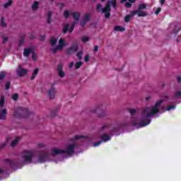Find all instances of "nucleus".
<instances>
[{
	"mask_svg": "<svg viewBox=\"0 0 181 181\" xmlns=\"http://www.w3.org/2000/svg\"><path fill=\"white\" fill-rule=\"evenodd\" d=\"M81 40H82V42H83V43H86V42H88V40H90V37H87V36H84L82 37Z\"/></svg>",
	"mask_w": 181,
	"mask_h": 181,
	"instance_id": "nucleus-38",
	"label": "nucleus"
},
{
	"mask_svg": "<svg viewBox=\"0 0 181 181\" xmlns=\"http://www.w3.org/2000/svg\"><path fill=\"white\" fill-rule=\"evenodd\" d=\"M66 46H67V42H66V40L63 38H59L58 40V45L56 46V47H52L51 50L53 52V53H56L57 50H63Z\"/></svg>",
	"mask_w": 181,
	"mask_h": 181,
	"instance_id": "nucleus-7",
	"label": "nucleus"
},
{
	"mask_svg": "<svg viewBox=\"0 0 181 181\" xmlns=\"http://www.w3.org/2000/svg\"><path fill=\"white\" fill-rule=\"evenodd\" d=\"M12 4H13V0H8L7 2H6L3 6L4 9H8V8H10L11 6H12Z\"/></svg>",
	"mask_w": 181,
	"mask_h": 181,
	"instance_id": "nucleus-21",
	"label": "nucleus"
},
{
	"mask_svg": "<svg viewBox=\"0 0 181 181\" xmlns=\"http://www.w3.org/2000/svg\"><path fill=\"white\" fill-rule=\"evenodd\" d=\"M10 87H11V83L7 82L6 83V90H9Z\"/></svg>",
	"mask_w": 181,
	"mask_h": 181,
	"instance_id": "nucleus-43",
	"label": "nucleus"
},
{
	"mask_svg": "<svg viewBox=\"0 0 181 181\" xmlns=\"http://www.w3.org/2000/svg\"><path fill=\"white\" fill-rule=\"evenodd\" d=\"M129 112L131 114V115H135V114L136 113V110L135 109H129L128 110Z\"/></svg>",
	"mask_w": 181,
	"mask_h": 181,
	"instance_id": "nucleus-37",
	"label": "nucleus"
},
{
	"mask_svg": "<svg viewBox=\"0 0 181 181\" xmlns=\"http://www.w3.org/2000/svg\"><path fill=\"white\" fill-rule=\"evenodd\" d=\"M33 11H36L39 8V2L35 1L32 6Z\"/></svg>",
	"mask_w": 181,
	"mask_h": 181,
	"instance_id": "nucleus-32",
	"label": "nucleus"
},
{
	"mask_svg": "<svg viewBox=\"0 0 181 181\" xmlns=\"http://www.w3.org/2000/svg\"><path fill=\"white\" fill-rule=\"evenodd\" d=\"M169 100V96L165 95L163 96V98L160 100H158L156 104L153 106H148L144 107L140 112L139 117H132L131 119V122L132 127L134 128H143L151 124V117L158 114V112H165V111H172L175 110L176 106L169 105L167 106V108L165 110V102Z\"/></svg>",
	"mask_w": 181,
	"mask_h": 181,
	"instance_id": "nucleus-1",
	"label": "nucleus"
},
{
	"mask_svg": "<svg viewBox=\"0 0 181 181\" xmlns=\"http://www.w3.org/2000/svg\"><path fill=\"white\" fill-rule=\"evenodd\" d=\"M101 141H97L96 143L93 144V146H100L102 142H107V141L111 140V136L107 134H103L101 136Z\"/></svg>",
	"mask_w": 181,
	"mask_h": 181,
	"instance_id": "nucleus-10",
	"label": "nucleus"
},
{
	"mask_svg": "<svg viewBox=\"0 0 181 181\" xmlns=\"http://www.w3.org/2000/svg\"><path fill=\"white\" fill-rule=\"evenodd\" d=\"M0 26L1 28H6L7 25L6 23L5 22V17H1L0 19Z\"/></svg>",
	"mask_w": 181,
	"mask_h": 181,
	"instance_id": "nucleus-25",
	"label": "nucleus"
},
{
	"mask_svg": "<svg viewBox=\"0 0 181 181\" xmlns=\"http://www.w3.org/2000/svg\"><path fill=\"white\" fill-rule=\"evenodd\" d=\"M92 139H97V138L93 137Z\"/></svg>",
	"mask_w": 181,
	"mask_h": 181,
	"instance_id": "nucleus-56",
	"label": "nucleus"
},
{
	"mask_svg": "<svg viewBox=\"0 0 181 181\" xmlns=\"http://www.w3.org/2000/svg\"><path fill=\"white\" fill-rule=\"evenodd\" d=\"M86 138L90 137L86 135H76L65 144L64 148H53L48 151H45L38 157V160L35 162L37 163H43V162L50 160L52 156H56L57 155H64L65 158H70V156H73L74 151L78 146L76 141L86 139Z\"/></svg>",
	"mask_w": 181,
	"mask_h": 181,
	"instance_id": "nucleus-2",
	"label": "nucleus"
},
{
	"mask_svg": "<svg viewBox=\"0 0 181 181\" xmlns=\"http://www.w3.org/2000/svg\"><path fill=\"white\" fill-rule=\"evenodd\" d=\"M35 160V152L32 150H24L21 152L19 163H33Z\"/></svg>",
	"mask_w": 181,
	"mask_h": 181,
	"instance_id": "nucleus-4",
	"label": "nucleus"
},
{
	"mask_svg": "<svg viewBox=\"0 0 181 181\" xmlns=\"http://www.w3.org/2000/svg\"><path fill=\"white\" fill-rule=\"evenodd\" d=\"M6 144H8V141H5L1 144H0V149H2V148H4L5 146H6Z\"/></svg>",
	"mask_w": 181,
	"mask_h": 181,
	"instance_id": "nucleus-41",
	"label": "nucleus"
},
{
	"mask_svg": "<svg viewBox=\"0 0 181 181\" xmlns=\"http://www.w3.org/2000/svg\"><path fill=\"white\" fill-rule=\"evenodd\" d=\"M153 11H154L155 15H159L160 11H162V8L160 7H158V8L155 7L153 8Z\"/></svg>",
	"mask_w": 181,
	"mask_h": 181,
	"instance_id": "nucleus-31",
	"label": "nucleus"
},
{
	"mask_svg": "<svg viewBox=\"0 0 181 181\" xmlns=\"http://www.w3.org/2000/svg\"><path fill=\"white\" fill-rule=\"evenodd\" d=\"M169 30H172L173 33H177L181 30V23H173L170 24L169 27Z\"/></svg>",
	"mask_w": 181,
	"mask_h": 181,
	"instance_id": "nucleus-9",
	"label": "nucleus"
},
{
	"mask_svg": "<svg viewBox=\"0 0 181 181\" xmlns=\"http://www.w3.org/2000/svg\"><path fill=\"white\" fill-rule=\"evenodd\" d=\"M88 21H90V14H86L83 18V21H82L81 22V25L85 26L86 23H87L88 22Z\"/></svg>",
	"mask_w": 181,
	"mask_h": 181,
	"instance_id": "nucleus-19",
	"label": "nucleus"
},
{
	"mask_svg": "<svg viewBox=\"0 0 181 181\" xmlns=\"http://www.w3.org/2000/svg\"><path fill=\"white\" fill-rule=\"evenodd\" d=\"M6 42H8V37L3 36V43H6Z\"/></svg>",
	"mask_w": 181,
	"mask_h": 181,
	"instance_id": "nucleus-45",
	"label": "nucleus"
},
{
	"mask_svg": "<svg viewBox=\"0 0 181 181\" xmlns=\"http://www.w3.org/2000/svg\"><path fill=\"white\" fill-rule=\"evenodd\" d=\"M2 173H4V170L0 168V175L2 174Z\"/></svg>",
	"mask_w": 181,
	"mask_h": 181,
	"instance_id": "nucleus-54",
	"label": "nucleus"
},
{
	"mask_svg": "<svg viewBox=\"0 0 181 181\" xmlns=\"http://www.w3.org/2000/svg\"><path fill=\"white\" fill-rule=\"evenodd\" d=\"M160 5H163L165 4V0H160Z\"/></svg>",
	"mask_w": 181,
	"mask_h": 181,
	"instance_id": "nucleus-51",
	"label": "nucleus"
},
{
	"mask_svg": "<svg viewBox=\"0 0 181 181\" xmlns=\"http://www.w3.org/2000/svg\"><path fill=\"white\" fill-rule=\"evenodd\" d=\"M28 111L23 107H18L13 112L14 118H25L28 116Z\"/></svg>",
	"mask_w": 181,
	"mask_h": 181,
	"instance_id": "nucleus-5",
	"label": "nucleus"
},
{
	"mask_svg": "<svg viewBox=\"0 0 181 181\" xmlns=\"http://www.w3.org/2000/svg\"><path fill=\"white\" fill-rule=\"evenodd\" d=\"M48 21H50V18H52V11L48 12Z\"/></svg>",
	"mask_w": 181,
	"mask_h": 181,
	"instance_id": "nucleus-46",
	"label": "nucleus"
},
{
	"mask_svg": "<svg viewBox=\"0 0 181 181\" xmlns=\"http://www.w3.org/2000/svg\"><path fill=\"white\" fill-rule=\"evenodd\" d=\"M74 26H76V23H72L71 24H65L63 28V33H66V32H69L71 33L73 30H74Z\"/></svg>",
	"mask_w": 181,
	"mask_h": 181,
	"instance_id": "nucleus-11",
	"label": "nucleus"
},
{
	"mask_svg": "<svg viewBox=\"0 0 181 181\" xmlns=\"http://www.w3.org/2000/svg\"><path fill=\"white\" fill-rule=\"evenodd\" d=\"M135 15H137V16L139 18H141V17L146 16L147 13H146V12H139V11H130V14L125 16L124 22H126V23L129 22V21H131V19H132V18H134V16H135Z\"/></svg>",
	"mask_w": 181,
	"mask_h": 181,
	"instance_id": "nucleus-6",
	"label": "nucleus"
},
{
	"mask_svg": "<svg viewBox=\"0 0 181 181\" xmlns=\"http://www.w3.org/2000/svg\"><path fill=\"white\" fill-rule=\"evenodd\" d=\"M6 115H8V109L4 108L0 110V119L1 121L6 119Z\"/></svg>",
	"mask_w": 181,
	"mask_h": 181,
	"instance_id": "nucleus-13",
	"label": "nucleus"
},
{
	"mask_svg": "<svg viewBox=\"0 0 181 181\" xmlns=\"http://www.w3.org/2000/svg\"><path fill=\"white\" fill-rule=\"evenodd\" d=\"M5 105V98L4 96H1L0 98V107H4Z\"/></svg>",
	"mask_w": 181,
	"mask_h": 181,
	"instance_id": "nucleus-35",
	"label": "nucleus"
},
{
	"mask_svg": "<svg viewBox=\"0 0 181 181\" xmlns=\"http://www.w3.org/2000/svg\"><path fill=\"white\" fill-rule=\"evenodd\" d=\"M98 117H104V115H98Z\"/></svg>",
	"mask_w": 181,
	"mask_h": 181,
	"instance_id": "nucleus-55",
	"label": "nucleus"
},
{
	"mask_svg": "<svg viewBox=\"0 0 181 181\" xmlns=\"http://www.w3.org/2000/svg\"><path fill=\"white\" fill-rule=\"evenodd\" d=\"M21 141V138L19 137H16L14 140H13V141L11 144V146H12L13 148V146H16L17 144L19 143V141Z\"/></svg>",
	"mask_w": 181,
	"mask_h": 181,
	"instance_id": "nucleus-23",
	"label": "nucleus"
},
{
	"mask_svg": "<svg viewBox=\"0 0 181 181\" xmlns=\"http://www.w3.org/2000/svg\"><path fill=\"white\" fill-rule=\"evenodd\" d=\"M57 73H58V76H59V77L63 78L66 76V74H64V71H63V65H62V64H59L58 65Z\"/></svg>",
	"mask_w": 181,
	"mask_h": 181,
	"instance_id": "nucleus-14",
	"label": "nucleus"
},
{
	"mask_svg": "<svg viewBox=\"0 0 181 181\" xmlns=\"http://www.w3.org/2000/svg\"><path fill=\"white\" fill-rule=\"evenodd\" d=\"M31 57H32L33 60H37V56L36 55V54H35L33 52Z\"/></svg>",
	"mask_w": 181,
	"mask_h": 181,
	"instance_id": "nucleus-42",
	"label": "nucleus"
},
{
	"mask_svg": "<svg viewBox=\"0 0 181 181\" xmlns=\"http://www.w3.org/2000/svg\"><path fill=\"white\" fill-rule=\"evenodd\" d=\"M94 114H104V110L101 109L100 106H97L95 109L91 110Z\"/></svg>",
	"mask_w": 181,
	"mask_h": 181,
	"instance_id": "nucleus-17",
	"label": "nucleus"
},
{
	"mask_svg": "<svg viewBox=\"0 0 181 181\" xmlns=\"http://www.w3.org/2000/svg\"><path fill=\"white\" fill-rule=\"evenodd\" d=\"M94 52H98V45L94 47Z\"/></svg>",
	"mask_w": 181,
	"mask_h": 181,
	"instance_id": "nucleus-47",
	"label": "nucleus"
},
{
	"mask_svg": "<svg viewBox=\"0 0 181 181\" xmlns=\"http://www.w3.org/2000/svg\"><path fill=\"white\" fill-rule=\"evenodd\" d=\"M80 15L79 12H72V16L74 21H78L80 19Z\"/></svg>",
	"mask_w": 181,
	"mask_h": 181,
	"instance_id": "nucleus-24",
	"label": "nucleus"
},
{
	"mask_svg": "<svg viewBox=\"0 0 181 181\" xmlns=\"http://www.w3.org/2000/svg\"><path fill=\"white\" fill-rule=\"evenodd\" d=\"M176 98H181V90H177L173 96V100H176Z\"/></svg>",
	"mask_w": 181,
	"mask_h": 181,
	"instance_id": "nucleus-22",
	"label": "nucleus"
},
{
	"mask_svg": "<svg viewBox=\"0 0 181 181\" xmlns=\"http://www.w3.org/2000/svg\"><path fill=\"white\" fill-rule=\"evenodd\" d=\"M58 6H59L62 8L64 6V5H63V4H62V3H59V4H58Z\"/></svg>",
	"mask_w": 181,
	"mask_h": 181,
	"instance_id": "nucleus-50",
	"label": "nucleus"
},
{
	"mask_svg": "<svg viewBox=\"0 0 181 181\" xmlns=\"http://www.w3.org/2000/svg\"><path fill=\"white\" fill-rule=\"evenodd\" d=\"M50 43L52 45V46H54V45H56V43H57V39L54 37L51 38L50 40Z\"/></svg>",
	"mask_w": 181,
	"mask_h": 181,
	"instance_id": "nucleus-33",
	"label": "nucleus"
},
{
	"mask_svg": "<svg viewBox=\"0 0 181 181\" xmlns=\"http://www.w3.org/2000/svg\"><path fill=\"white\" fill-rule=\"evenodd\" d=\"M90 59H91V57L89 54H86L84 56L83 60L85 63H88V62H90Z\"/></svg>",
	"mask_w": 181,
	"mask_h": 181,
	"instance_id": "nucleus-34",
	"label": "nucleus"
},
{
	"mask_svg": "<svg viewBox=\"0 0 181 181\" xmlns=\"http://www.w3.org/2000/svg\"><path fill=\"white\" fill-rule=\"evenodd\" d=\"M51 2H53L54 0H49Z\"/></svg>",
	"mask_w": 181,
	"mask_h": 181,
	"instance_id": "nucleus-57",
	"label": "nucleus"
},
{
	"mask_svg": "<svg viewBox=\"0 0 181 181\" xmlns=\"http://www.w3.org/2000/svg\"><path fill=\"white\" fill-rule=\"evenodd\" d=\"M25 43V38H22L21 40H20L19 41V45L22 46V45Z\"/></svg>",
	"mask_w": 181,
	"mask_h": 181,
	"instance_id": "nucleus-44",
	"label": "nucleus"
},
{
	"mask_svg": "<svg viewBox=\"0 0 181 181\" xmlns=\"http://www.w3.org/2000/svg\"><path fill=\"white\" fill-rule=\"evenodd\" d=\"M110 6L115 8V6H117V0H109L105 8H103L101 4H98L96 6V10L98 12H102V13H104L105 18H108L110 16H111V14L110 13L111 11Z\"/></svg>",
	"mask_w": 181,
	"mask_h": 181,
	"instance_id": "nucleus-3",
	"label": "nucleus"
},
{
	"mask_svg": "<svg viewBox=\"0 0 181 181\" xmlns=\"http://www.w3.org/2000/svg\"><path fill=\"white\" fill-rule=\"evenodd\" d=\"M135 0H122V4H124L126 8H131L132 6V4H134Z\"/></svg>",
	"mask_w": 181,
	"mask_h": 181,
	"instance_id": "nucleus-16",
	"label": "nucleus"
},
{
	"mask_svg": "<svg viewBox=\"0 0 181 181\" xmlns=\"http://www.w3.org/2000/svg\"><path fill=\"white\" fill-rule=\"evenodd\" d=\"M70 15H73V11H69L68 10L64 11V18H66V19H67V18H69V16H70Z\"/></svg>",
	"mask_w": 181,
	"mask_h": 181,
	"instance_id": "nucleus-26",
	"label": "nucleus"
},
{
	"mask_svg": "<svg viewBox=\"0 0 181 181\" xmlns=\"http://www.w3.org/2000/svg\"><path fill=\"white\" fill-rule=\"evenodd\" d=\"M73 66H74V62H71L69 64V69H71V67H73Z\"/></svg>",
	"mask_w": 181,
	"mask_h": 181,
	"instance_id": "nucleus-48",
	"label": "nucleus"
},
{
	"mask_svg": "<svg viewBox=\"0 0 181 181\" xmlns=\"http://www.w3.org/2000/svg\"><path fill=\"white\" fill-rule=\"evenodd\" d=\"M148 100H151V96H148V97H146V101H148Z\"/></svg>",
	"mask_w": 181,
	"mask_h": 181,
	"instance_id": "nucleus-52",
	"label": "nucleus"
},
{
	"mask_svg": "<svg viewBox=\"0 0 181 181\" xmlns=\"http://www.w3.org/2000/svg\"><path fill=\"white\" fill-rule=\"evenodd\" d=\"M83 54H84L83 51H78L76 53V57H78V60H81V59H83Z\"/></svg>",
	"mask_w": 181,
	"mask_h": 181,
	"instance_id": "nucleus-29",
	"label": "nucleus"
},
{
	"mask_svg": "<svg viewBox=\"0 0 181 181\" xmlns=\"http://www.w3.org/2000/svg\"><path fill=\"white\" fill-rule=\"evenodd\" d=\"M38 146L42 147V146H45V145L43 144H39Z\"/></svg>",
	"mask_w": 181,
	"mask_h": 181,
	"instance_id": "nucleus-53",
	"label": "nucleus"
},
{
	"mask_svg": "<svg viewBox=\"0 0 181 181\" xmlns=\"http://www.w3.org/2000/svg\"><path fill=\"white\" fill-rule=\"evenodd\" d=\"M115 30L119 31V32H124L125 30V28L122 26L117 25L115 28Z\"/></svg>",
	"mask_w": 181,
	"mask_h": 181,
	"instance_id": "nucleus-30",
	"label": "nucleus"
},
{
	"mask_svg": "<svg viewBox=\"0 0 181 181\" xmlns=\"http://www.w3.org/2000/svg\"><path fill=\"white\" fill-rule=\"evenodd\" d=\"M77 50H78V42H75L69 48L67 49L66 53L67 54H73V53H76Z\"/></svg>",
	"mask_w": 181,
	"mask_h": 181,
	"instance_id": "nucleus-8",
	"label": "nucleus"
},
{
	"mask_svg": "<svg viewBox=\"0 0 181 181\" xmlns=\"http://www.w3.org/2000/svg\"><path fill=\"white\" fill-rule=\"evenodd\" d=\"M18 98H19V95H18V93H14L12 95V100H13L14 101H16V100H18Z\"/></svg>",
	"mask_w": 181,
	"mask_h": 181,
	"instance_id": "nucleus-39",
	"label": "nucleus"
},
{
	"mask_svg": "<svg viewBox=\"0 0 181 181\" xmlns=\"http://www.w3.org/2000/svg\"><path fill=\"white\" fill-rule=\"evenodd\" d=\"M104 1H105V0H102V2H104Z\"/></svg>",
	"mask_w": 181,
	"mask_h": 181,
	"instance_id": "nucleus-58",
	"label": "nucleus"
},
{
	"mask_svg": "<svg viewBox=\"0 0 181 181\" xmlns=\"http://www.w3.org/2000/svg\"><path fill=\"white\" fill-rule=\"evenodd\" d=\"M177 83H181V77L180 76H177Z\"/></svg>",
	"mask_w": 181,
	"mask_h": 181,
	"instance_id": "nucleus-49",
	"label": "nucleus"
},
{
	"mask_svg": "<svg viewBox=\"0 0 181 181\" xmlns=\"http://www.w3.org/2000/svg\"><path fill=\"white\" fill-rule=\"evenodd\" d=\"M30 53H33V48L32 47H28L24 49L23 55L25 57H28Z\"/></svg>",
	"mask_w": 181,
	"mask_h": 181,
	"instance_id": "nucleus-18",
	"label": "nucleus"
},
{
	"mask_svg": "<svg viewBox=\"0 0 181 181\" xmlns=\"http://www.w3.org/2000/svg\"><path fill=\"white\" fill-rule=\"evenodd\" d=\"M5 78V72L1 71L0 72V80H4Z\"/></svg>",
	"mask_w": 181,
	"mask_h": 181,
	"instance_id": "nucleus-40",
	"label": "nucleus"
},
{
	"mask_svg": "<svg viewBox=\"0 0 181 181\" xmlns=\"http://www.w3.org/2000/svg\"><path fill=\"white\" fill-rule=\"evenodd\" d=\"M39 73V69L36 68L34 71L33 72V76H31V80H35V77L37 76Z\"/></svg>",
	"mask_w": 181,
	"mask_h": 181,
	"instance_id": "nucleus-27",
	"label": "nucleus"
},
{
	"mask_svg": "<svg viewBox=\"0 0 181 181\" xmlns=\"http://www.w3.org/2000/svg\"><path fill=\"white\" fill-rule=\"evenodd\" d=\"M102 129H107V132H110V134L112 132V129H111V127H110L108 124H104L102 127Z\"/></svg>",
	"mask_w": 181,
	"mask_h": 181,
	"instance_id": "nucleus-28",
	"label": "nucleus"
},
{
	"mask_svg": "<svg viewBox=\"0 0 181 181\" xmlns=\"http://www.w3.org/2000/svg\"><path fill=\"white\" fill-rule=\"evenodd\" d=\"M83 66V62H78L75 64V67L76 69H80Z\"/></svg>",
	"mask_w": 181,
	"mask_h": 181,
	"instance_id": "nucleus-36",
	"label": "nucleus"
},
{
	"mask_svg": "<svg viewBox=\"0 0 181 181\" xmlns=\"http://www.w3.org/2000/svg\"><path fill=\"white\" fill-rule=\"evenodd\" d=\"M143 9H146V4H140L138 9L137 10H134V12H146V11H142Z\"/></svg>",
	"mask_w": 181,
	"mask_h": 181,
	"instance_id": "nucleus-20",
	"label": "nucleus"
},
{
	"mask_svg": "<svg viewBox=\"0 0 181 181\" xmlns=\"http://www.w3.org/2000/svg\"><path fill=\"white\" fill-rule=\"evenodd\" d=\"M55 96H56V88H54V86H52L50 88V90L48 91V97H49L51 100H53V98H54Z\"/></svg>",
	"mask_w": 181,
	"mask_h": 181,
	"instance_id": "nucleus-15",
	"label": "nucleus"
},
{
	"mask_svg": "<svg viewBox=\"0 0 181 181\" xmlns=\"http://www.w3.org/2000/svg\"><path fill=\"white\" fill-rule=\"evenodd\" d=\"M28 74V70L22 68L21 66H18V69H17V74L18 76H20V77H23V76H26Z\"/></svg>",
	"mask_w": 181,
	"mask_h": 181,
	"instance_id": "nucleus-12",
	"label": "nucleus"
}]
</instances>
